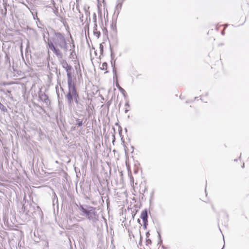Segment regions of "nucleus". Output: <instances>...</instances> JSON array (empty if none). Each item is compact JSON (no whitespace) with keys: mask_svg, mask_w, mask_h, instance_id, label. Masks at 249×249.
Instances as JSON below:
<instances>
[{"mask_svg":"<svg viewBox=\"0 0 249 249\" xmlns=\"http://www.w3.org/2000/svg\"><path fill=\"white\" fill-rule=\"evenodd\" d=\"M78 126H80L82 125V121H78V123H77Z\"/></svg>","mask_w":249,"mask_h":249,"instance_id":"f8f14e48","label":"nucleus"},{"mask_svg":"<svg viewBox=\"0 0 249 249\" xmlns=\"http://www.w3.org/2000/svg\"><path fill=\"white\" fill-rule=\"evenodd\" d=\"M147 213L146 210L143 211L141 215V218L142 219L144 222H146L147 221Z\"/></svg>","mask_w":249,"mask_h":249,"instance_id":"423d86ee","label":"nucleus"},{"mask_svg":"<svg viewBox=\"0 0 249 249\" xmlns=\"http://www.w3.org/2000/svg\"><path fill=\"white\" fill-rule=\"evenodd\" d=\"M100 69L104 71H106V72H107V64L106 62H104L102 63L100 67Z\"/></svg>","mask_w":249,"mask_h":249,"instance_id":"1a4fd4ad","label":"nucleus"},{"mask_svg":"<svg viewBox=\"0 0 249 249\" xmlns=\"http://www.w3.org/2000/svg\"><path fill=\"white\" fill-rule=\"evenodd\" d=\"M55 45L61 48L64 49L66 50H68L66 40L64 36L60 33H57L55 34Z\"/></svg>","mask_w":249,"mask_h":249,"instance_id":"7ed1b4c3","label":"nucleus"},{"mask_svg":"<svg viewBox=\"0 0 249 249\" xmlns=\"http://www.w3.org/2000/svg\"><path fill=\"white\" fill-rule=\"evenodd\" d=\"M95 26L94 30H93V34H94V35L96 37H97V38H99L100 36L101 33H100V32L99 31H98L96 28L97 25L95 24Z\"/></svg>","mask_w":249,"mask_h":249,"instance_id":"6e6552de","label":"nucleus"},{"mask_svg":"<svg viewBox=\"0 0 249 249\" xmlns=\"http://www.w3.org/2000/svg\"><path fill=\"white\" fill-rule=\"evenodd\" d=\"M69 89H76L74 80L71 79H68Z\"/></svg>","mask_w":249,"mask_h":249,"instance_id":"39448f33","label":"nucleus"},{"mask_svg":"<svg viewBox=\"0 0 249 249\" xmlns=\"http://www.w3.org/2000/svg\"><path fill=\"white\" fill-rule=\"evenodd\" d=\"M69 104L71 106L74 100L76 103L78 102L79 95L76 89H69V92L66 95Z\"/></svg>","mask_w":249,"mask_h":249,"instance_id":"f03ea898","label":"nucleus"},{"mask_svg":"<svg viewBox=\"0 0 249 249\" xmlns=\"http://www.w3.org/2000/svg\"><path fill=\"white\" fill-rule=\"evenodd\" d=\"M80 209L83 213L86 214L87 218L89 220L95 219L97 217L95 208L93 207L89 206L86 209L83 206H80Z\"/></svg>","mask_w":249,"mask_h":249,"instance_id":"f257e3e1","label":"nucleus"},{"mask_svg":"<svg viewBox=\"0 0 249 249\" xmlns=\"http://www.w3.org/2000/svg\"><path fill=\"white\" fill-rule=\"evenodd\" d=\"M63 67V68L66 70V71H71V67L69 65L67 62L64 61L62 63Z\"/></svg>","mask_w":249,"mask_h":249,"instance_id":"0eeeda50","label":"nucleus"},{"mask_svg":"<svg viewBox=\"0 0 249 249\" xmlns=\"http://www.w3.org/2000/svg\"><path fill=\"white\" fill-rule=\"evenodd\" d=\"M67 75L68 77V79L72 78L71 73V71H67Z\"/></svg>","mask_w":249,"mask_h":249,"instance_id":"9d476101","label":"nucleus"},{"mask_svg":"<svg viewBox=\"0 0 249 249\" xmlns=\"http://www.w3.org/2000/svg\"><path fill=\"white\" fill-rule=\"evenodd\" d=\"M48 46L53 53L57 56L60 55L61 53L59 49H56L52 42H48Z\"/></svg>","mask_w":249,"mask_h":249,"instance_id":"20e7f679","label":"nucleus"},{"mask_svg":"<svg viewBox=\"0 0 249 249\" xmlns=\"http://www.w3.org/2000/svg\"><path fill=\"white\" fill-rule=\"evenodd\" d=\"M100 49L101 52L103 51L104 46L102 44H100Z\"/></svg>","mask_w":249,"mask_h":249,"instance_id":"9b49d317","label":"nucleus"}]
</instances>
